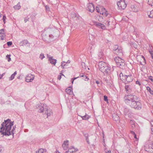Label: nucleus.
Instances as JSON below:
<instances>
[{"label":"nucleus","mask_w":153,"mask_h":153,"mask_svg":"<svg viewBox=\"0 0 153 153\" xmlns=\"http://www.w3.org/2000/svg\"><path fill=\"white\" fill-rule=\"evenodd\" d=\"M70 88L71 87H69L68 88H67L65 90V91L66 92L67 94H72V93H73V91H72L71 89L70 88Z\"/></svg>","instance_id":"a211bd4d"},{"label":"nucleus","mask_w":153,"mask_h":153,"mask_svg":"<svg viewBox=\"0 0 153 153\" xmlns=\"http://www.w3.org/2000/svg\"><path fill=\"white\" fill-rule=\"evenodd\" d=\"M149 17L153 18V10L150 12V14L149 15Z\"/></svg>","instance_id":"393cba45"},{"label":"nucleus","mask_w":153,"mask_h":153,"mask_svg":"<svg viewBox=\"0 0 153 153\" xmlns=\"http://www.w3.org/2000/svg\"><path fill=\"white\" fill-rule=\"evenodd\" d=\"M96 26L98 27L99 28H100L101 25V23L98 22H96Z\"/></svg>","instance_id":"4c0bfd02"},{"label":"nucleus","mask_w":153,"mask_h":153,"mask_svg":"<svg viewBox=\"0 0 153 153\" xmlns=\"http://www.w3.org/2000/svg\"><path fill=\"white\" fill-rule=\"evenodd\" d=\"M35 76L31 74H29L26 77V81L27 82H31L34 78Z\"/></svg>","instance_id":"6e6552de"},{"label":"nucleus","mask_w":153,"mask_h":153,"mask_svg":"<svg viewBox=\"0 0 153 153\" xmlns=\"http://www.w3.org/2000/svg\"><path fill=\"white\" fill-rule=\"evenodd\" d=\"M83 134L85 137H88L89 135L87 133L83 132Z\"/></svg>","instance_id":"a19ab883"},{"label":"nucleus","mask_w":153,"mask_h":153,"mask_svg":"<svg viewBox=\"0 0 153 153\" xmlns=\"http://www.w3.org/2000/svg\"><path fill=\"white\" fill-rule=\"evenodd\" d=\"M7 44L8 46L10 47L12 45V42L11 41H9L7 42Z\"/></svg>","instance_id":"e433bc0d"},{"label":"nucleus","mask_w":153,"mask_h":153,"mask_svg":"<svg viewBox=\"0 0 153 153\" xmlns=\"http://www.w3.org/2000/svg\"><path fill=\"white\" fill-rule=\"evenodd\" d=\"M15 76L13 75V74L11 75V76L9 77V80H12L14 78Z\"/></svg>","instance_id":"58836bf2"},{"label":"nucleus","mask_w":153,"mask_h":153,"mask_svg":"<svg viewBox=\"0 0 153 153\" xmlns=\"http://www.w3.org/2000/svg\"><path fill=\"white\" fill-rule=\"evenodd\" d=\"M68 149H71V153H74L78 151V149L77 148L75 149L74 147L73 146H71Z\"/></svg>","instance_id":"dca6fc26"},{"label":"nucleus","mask_w":153,"mask_h":153,"mask_svg":"<svg viewBox=\"0 0 153 153\" xmlns=\"http://www.w3.org/2000/svg\"><path fill=\"white\" fill-rule=\"evenodd\" d=\"M79 77H74L73 78H72V79H71V83H72V84H73L74 81V80L76 79L77 78Z\"/></svg>","instance_id":"79ce46f5"},{"label":"nucleus","mask_w":153,"mask_h":153,"mask_svg":"<svg viewBox=\"0 0 153 153\" xmlns=\"http://www.w3.org/2000/svg\"><path fill=\"white\" fill-rule=\"evenodd\" d=\"M96 83L97 84H99L100 83V82L98 81V80H96Z\"/></svg>","instance_id":"e2e57ef3"},{"label":"nucleus","mask_w":153,"mask_h":153,"mask_svg":"<svg viewBox=\"0 0 153 153\" xmlns=\"http://www.w3.org/2000/svg\"><path fill=\"white\" fill-rule=\"evenodd\" d=\"M20 6L19 4H18L17 5L14 6V8L15 9L19 10L20 8Z\"/></svg>","instance_id":"5701e85b"},{"label":"nucleus","mask_w":153,"mask_h":153,"mask_svg":"<svg viewBox=\"0 0 153 153\" xmlns=\"http://www.w3.org/2000/svg\"><path fill=\"white\" fill-rule=\"evenodd\" d=\"M148 147L149 149H153V141H150L149 142Z\"/></svg>","instance_id":"f3484780"},{"label":"nucleus","mask_w":153,"mask_h":153,"mask_svg":"<svg viewBox=\"0 0 153 153\" xmlns=\"http://www.w3.org/2000/svg\"><path fill=\"white\" fill-rule=\"evenodd\" d=\"M135 121L134 120H130V123L132 125V127H133V126H134V123Z\"/></svg>","instance_id":"7c9ffc66"},{"label":"nucleus","mask_w":153,"mask_h":153,"mask_svg":"<svg viewBox=\"0 0 153 153\" xmlns=\"http://www.w3.org/2000/svg\"><path fill=\"white\" fill-rule=\"evenodd\" d=\"M149 52L151 55H153V51L152 49L149 50Z\"/></svg>","instance_id":"8fccbe9b"},{"label":"nucleus","mask_w":153,"mask_h":153,"mask_svg":"<svg viewBox=\"0 0 153 153\" xmlns=\"http://www.w3.org/2000/svg\"><path fill=\"white\" fill-rule=\"evenodd\" d=\"M125 88L127 93L125 102L127 105L130 106L131 108L140 110L142 107L141 101L137 96L132 94L131 93L132 88L129 85H126Z\"/></svg>","instance_id":"f257e3e1"},{"label":"nucleus","mask_w":153,"mask_h":153,"mask_svg":"<svg viewBox=\"0 0 153 153\" xmlns=\"http://www.w3.org/2000/svg\"><path fill=\"white\" fill-rule=\"evenodd\" d=\"M45 108H44L43 107L41 106L40 107V109L38 110V112L40 113H42L44 111H45Z\"/></svg>","instance_id":"aec40b11"},{"label":"nucleus","mask_w":153,"mask_h":153,"mask_svg":"<svg viewBox=\"0 0 153 153\" xmlns=\"http://www.w3.org/2000/svg\"><path fill=\"white\" fill-rule=\"evenodd\" d=\"M66 62H65V61H62V63H61V67L62 68V69H64L65 68V67L64 66V65H63V64H64V63H65Z\"/></svg>","instance_id":"c9c22d12"},{"label":"nucleus","mask_w":153,"mask_h":153,"mask_svg":"<svg viewBox=\"0 0 153 153\" xmlns=\"http://www.w3.org/2000/svg\"><path fill=\"white\" fill-rule=\"evenodd\" d=\"M68 141H65L63 144L62 145V146L63 148H65V146H66L67 145L68 146Z\"/></svg>","instance_id":"cd10ccee"},{"label":"nucleus","mask_w":153,"mask_h":153,"mask_svg":"<svg viewBox=\"0 0 153 153\" xmlns=\"http://www.w3.org/2000/svg\"><path fill=\"white\" fill-rule=\"evenodd\" d=\"M61 75H59L58 77V79L59 80H60L61 78Z\"/></svg>","instance_id":"6e6d98bb"},{"label":"nucleus","mask_w":153,"mask_h":153,"mask_svg":"<svg viewBox=\"0 0 153 153\" xmlns=\"http://www.w3.org/2000/svg\"><path fill=\"white\" fill-rule=\"evenodd\" d=\"M80 116L83 120H88L91 117L90 116L87 115L86 113H85V114L84 116Z\"/></svg>","instance_id":"2eb2a0df"},{"label":"nucleus","mask_w":153,"mask_h":153,"mask_svg":"<svg viewBox=\"0 0 153 153\" xmlns=\"http://www.w3.org/2000/svg\"><path fill=\"white\" fill-rule=\"evenodd\" d=\"M85 140H86V142L88 144H90V143L89 141V140L88 139V137H85Z\"/></svg>","instance_id":"37998d69"},{"label":"nucleus","mask_w":153,"mask_h":153,"mask_svg":"<svg viewBox=\"0 0 153 153\" xmlns=\"http://www.w3.org/2000/svg\"><path fill=\"white\" fill-rule=\"evenodd\" d=\"M5 74V73H3L2 74H0V79H1L2 76Z\"/></svg>","instance_id":"864d4df0"},{"label":"nucleus","mask_w":153,"mask_h":153,"mask_svg":"<svg viewBox=\"0 0 153 153\" xmlns=\"http://www.w3.org/2000/svg\"><path fill=\"white\" fill-rule=\"evenodd\" d=\"M28 43V41L27 40H25L22 41L20 43L22 45H23Z\"/></svg>","instance_id":"6ab92c4d"},{"label":"nucleus","mask_w":153,"mask_h":153,"mask_svg":"<svg viewBox=\"0 0 153 153\" xmlns=\"http://www.w3.org/2000/svg\"><path fill=\"white\" fill-rule=\"evenodd\" d=\"M147 90L152 95L153 94V91L151 89V88L149 86L146 87Z\"/></svg>","instance_id":"412c9836"},{"label":"nucleus","mask_w":153,"mask_h":153,"mask_svg":"<svg viewBox=\"0 0 153 153\" xmlns=\"http://www.w3.org/2000/svg\"><path fill=\"white\" fill-rule=\"evenodd\" d=\"M45 56L44 54L43 53H41V54L40 55L39 58H40L41 59H42L44 58H45Z\"/></svg>","instance_id":"473e14b6"},{"label":"nucleus","mask_w":153,"mask_h":153,"mask_svg":"<svg viewBox=\"0 0 153 153\" xmlns=\"http://www.w3.org/2000/svg\"><path fill=\"white\" fill-rule=\"evenodd\" d=\"M83 79L85 81H88L89 79V78L85 75V77H83Z\"/></svg>","instance_id":"a18cd8bd"},{"label":"nucleus","mask_w":153,"mask_h":153,"mask_svg":"<svg viewBox=\"0 0 153 153\" xmlns=\"http://www.w3.org/2000/svg\"><path fill=\"white\" fill-rule=\"evenodd\" d=\"M130 110L127 108H125L124 110V114L125 115H129Z\"/></svg>","instance_id":"ddd939ff"},{"label":"nucleus","mask_w":153,"mask_h":153,"mask_svg":"<svg viewBox=\"0 0 153 153\" xmlns=\"http://www.w3.org/2000/svg\"><path fill=\"white\" fill-rule=\"evenodd\" d=\"M105 153H111V150H108L107 152H105Z\"/></svg>","instance_id":"69168bd1"},{"label":"nucleus","mask_w":153,"mask_h":153,"mask_svg":"<svg viewBox=\"0 0 153 153\" xmlns=\"http://www.w3.org/2000/svg\"><path fill=\"white\" fill-rule=\"evenodd\" d=\"M104 100L105 101L107 102V103H108V97L104 95Z\"/></svg>","instance_id":"2f4dec72"},{"label":"nucleus","mask_w":153,"mask_h":153,"mask_svg":"<svg viewBox=\"0 0 153 153\" xmlns=\"http://www.w3.org/2000/svg\"><path fill=\"white\" fill-rule=\"evenodd\" d=\"M47 57L48 58V61H49V58L51 57L52 58H53L52 56H51L50 55H48V54H47Z\"/></svg>","instance_id":"4d7b16f0"},{"label":"nucleus","mask_w":153,"mask_h":153,"mask_svg":"<svg viewBox=\"0 0 153 153\" xmlns=\"http://www.w3.org/2000/svg\"><path fill=\"white\" fill-rule=\"evenodd\" d=\"M16 73H17V72H16V71H15L14 73L13 74V75H14L15 76L16 74Z\"/></svg>","instance_id":"338daca9"},{"label":"nucleus","mask_w":153,"mask_h":153,"mask_svg":"<svg viewBox=\"0 0 153 153\" xmlns=\"http://www.w3.org/2000/svg\"><path fill=\"white\" fill-rule=\"evenodd\" d=\"M45 7L46 8V10H49V7L48 6L46 5L45 6Z\"/></svg>","instance_id":"5fc2aeb1"},{"label":"nucleus","mask_w":153,"mask_h":153,"mask_svg":"<svg viewBox=\"0 0 153 153\" xmlns=\"http://www.w3.org/2000/svg\"><path fill=\"white\" fill-rule=\"evenodd\" d=\"M114 60L117 67L120 68H123L125 64L124 60L119 57H116L114 58Z\"/></svg>","instance_id":"20e7f679"},{"label":"nucleus","mask_w":153,"mask_h":153,"mask_svg":"<svg viewBox=\"0 0 153 153\" xmlns=\"http://www.w3.org/2000/svg\"><path fill=\"white\" fill-rule=\"evenodd\" d=\"M127 75H124L122 73H120V77L121 80H126V78L127 77Z\"/></svg>","instance_id":"4468645a"},{"label":"nucleus","mask_w":153,"mask_h":153,"mask_svg":"<svg viewBox=\"0 0 153 153\" xmlns=\"http://www.w3.org/2000/svg\"><path fill=\"white\" fill-rule=\"evenodd\" d=\"M5 33L4 29H2L0 30V35L4 34Z\"/></svg>","instance_id":"f704fd0d"},{"label":"nucleus","mask_w":153,"mask_h":153,"mask_svg":"<svg viewBox=\"0 0 153 153\" xmlns=\"http://www.w3.org/2000/svg\"><path fill=\"white\" fill-rule=\"evenodd\" d=\"M29 18H28V17H27L26 18H25L24 19V22L25 23H26L27 21H28Z\"/></svg>","instance_id":"3c124183"},{"label":"nucleus","mask_w":153,"mask_h":153,"mask_svg":"<svg viewBox=\"0 0 153 153\" xmlns=\"http://www.w3.org/2000/svg\"><path fill=\"white\" fill-rule=\"evenodd\" d=\"M87 10L89 12L91 13L93 12L95 10L94 6V4L92 3H90L88 4Z\"/></svg>","instance_id":"0eeeda50"},{"label":"nucleus","mask_w":153,"mask_h":153,"mask_svg":"<svg viewBox=\"0 0 153 153\" xmlns=\"http://www.w3.org/2000/svg\"><path fill=\"white\" fill-rule=\"evenodd\" d=\"M125 1V0H120V1L117 3V5L119 9L124 10L126 8L127 5L126 4Z\"/></svg>","instance_id":"423d86ee"},{"label":"nucleus","mask_w":153,"mask_h":153,"mask_svg":"<svg viewBox=\"0 0 153 153\" xmlns=\"http://www.w3.org/2000/svg\"><path fill=\"white\" fill-rule=\"evenodd\" d=\"M79 76L81 77H85V75L83 73H81L79 74Z\"/></svg>","instance_id":"49530a36"},{"label":"nucleus","mask_w":153,"mask_h":153,"mask_svg":"<svg viewBox=\"0 0 153 153\" xmlns=\"http://www.w3.org/2000/svg\"><path fill=\"white\" fill-rule=\"evenodd\" d=\"M6 57L7 58V60L9 62H10L11 60V59L10 58V55L7 54L6 56Z\"/></svg>","instance_id":"c85d7f7f"},{"label":"nucleus","mask_w":153,"mask_h":153,"mask_svg":"<svg viewBox=\"0 0 153 153\" xmlns=\"http://www.w3.org/2000/svg\"><path fill=\"white\" fill-rule=\"evenodd\" d=\"M0 36L1 37V39L2 40H4L5 36L3 34L0 35Z\"/></svg>","instance_id":"de8ad7c7"},{"label":"nucleus","mask_w":153,"mask_h":153,"mask_svg":"<svg viewBox=\"0 0 153 153\" xmlns=\"http://www.w3.org/2000/svg\"><path fill=\"white\" fill-rule=\"evenodd\" d=\"M101 10H102L101 12H100V14H102V13H104L105 12L107 11L106 10L105 8H103L102 7V8L101 9Z\"/></svg>","instance_id":"bb28decb"},{"label":"nucleus","mask_w":153,"mask_h":153,"mask_svg":"<svg viewBox=\"0 0 153 153\" xmlns=\"http://www.w3.org/2000/svg\"><path fill=\"white\" fill-rule=\"evenodd\" d=\"M63 71H64L63 70H62L61 71V72L60 73V75H61V76L62 75L64 76H65L64 75V74H62V72H63Z\"/></svg>","instance_id":"052dcab7"},{"label":"nucleus","mask_w":153,"mask_h":153,"mask_svg":"<svg viewBox=\"0 0 153 153\" xmlns=\"http://www.w3.org/2000/svg\"><path fill=\"white\" fill-rule=\"evenodd\" d=\"M45 113L47 115V117L51 116L52 114V112L50 109H48L47 108H45Z\"/></svg>","instance_id":"9b49d317"},{"label":"nucleus","mask_w":153,"mask_h":153,"mask_svg":"<svg viewBox=\"0 0 153 153\" xmlns=\"http://www.w3.org/2000/svg\"><path fill=\"white\" fill-rule=\"evenodd\" d=\"M70 62V61L69 60H68L67 62H66V63H69Z\"/></svg>","instance_id":"774afa93"},{"label":"nucleus","mask_w":153,"mask_h":153,"mask_svg":"<svg viewBox=\"0 0 153 153\" xmlns=\"http://www.w3.org/2000/svg\"><path fill=\"white\" fill-rule=\"evenodd\" d=\"M50 63L54 65H55L56 63L57 60L56 59H53L51 57L49 58V61Z\"/></svg>","instance_id":"9d476101"},{"label":"nucleus","mask_w":153,"mask_h":153,"mask_svg":"<svg viewBox=\"0 0 153 153\" xmlns=\"http://www.w3.org/2000/svg\"><path fill=\"white\" fill-rule=\"evenodd\" d=\"M14 121H11L9 119L4 120L1 123L0 128V133L3 136H9L12 135L13 137L15 132L16 126H13V129L11 131L12 126L13 125Z\"/></svg>","instance_id":"f03ea898"},{"label":"nucleus","mask_w":153,"mask_h":153,"mask_svg":"<svg viewBox=\"0 0 153 153\" xmlns=\"http://www.w3.org/2000/svg\"><path fill=\"white\" fill-rule=\"evenodd\" d=\"M6 18V17L5 16V15H3V18H2V20L3 21V22H4V23L5 24V19Z\"/></svg>","instance_id":"ea45409f"},{"label":"nucleus","mask_w":153,"mask_h":153,"mask_svg":"<svg viewBox=\"0 0 153 153\" xmlns=\"http://www.w3.org/2000/svg\"><path fill=\"white\" fill-rule=\"evenodd\" d=\"M102 51H100V53H99V55H101V56H102Z\"/></svg>","instance_id":"0e129e2a"},{"label":"nucleus","mask_w":153,"mask_h":153,"mask_svg":"<svg viewBox=\"0 0 153 153\" xmlns=\"http://www.w3.org/2000/svg\"><path fill=\"white\" fill-rule=\"evenodd\" d=\"M98 66L100 71L104 74L106 73L109 74L110 73L111 68L105 63L102 61L98 63Z\"/></svg>","instance_id":"7ed1b4c3"},{"label":"nucleus","mask_w":153,"mask_h":153,"mask_svg":"<svg viewBox=\"0 0 153 153\" xmlns=\"http://www.w3.org/2000/svg\"><path fill=\"white\" fill-rule=\"evenodd\" d=\"M81 66L83 69H86L85 65L84 62H81Z\"/></svg>","instance_id":"a878e982"},{"label":"nucleus","mask_w":153,"mask_h":153,"mask_svg":"<svg viewBox=\"0 0 153 153\" xmlns=\"http://www.w3.org/2000/svg\"><path fill=\"white\" fill-rule=\"evenodd\" d=\"M127 77L126 78V80L127 82H130L133 81V78L131 74L127 75Z\"/></svg>","instance_id":"1a4fd4ad"},{"label":"nucleus","mask_w":153,"mask_h":153,"mask_svg":"<svg viewBox=\"0 0 153 153\" xmlns=\"http://www.w3.org/2000/svg\"><path fill=\"white\" fill-rule=\"evenodd\" d=\"M136 84L138 85L139 86L141 85V84L139 81L137 80L136 82Z\"/></svg>","instance_id":"603ef678"},{"label":"nucleus","mask_w":153,"mask_h":153,"mask_svg":"<svg viewBox=\"0 0 153 153\" xmlns=\"http://www.w3.org/2000/svg\"><path fill=\"white\" fill-rule=\"evenodd\" d=\"M44 150L43 149H40L38 151H36V153H44Z\"/></svg>","instance_id":"b1692460"},{"label":"nucleus","mask_w":153,"mask_h":153,"mask_svg":"<svg viewBox=\"0 0 153 153\" xmlns=\"http://www.w3.org/2000/svg\"><path fill=\"white\" fill-rule=\"evenodd\" d=\"M153 2V0H148V4L149 5H150L151 6H152V4Z\"/></svg>","instance_id":"c756f323"},{"label":"nucleus","mask_w":153,"mask_h":153,"mask_svg":"<svg viewBox=\"0 0 153 153\" xmlns=\"http://www.w3.org/2000/svg\"><path fill=\"white\" fill-rule=\"evenodd\" d=\"M49 37L50 38H53V35H52V34H50L49 35Z\"/></svg>","instance_id":"bf43d9fd"},{"label":"nucleus","mask_w":153,"mask_h":153,"mask_svg":"<svg viewBox=\"0 0 153 153\" xmlns=\"http://www.w3.org/2000/svg\"><path fill=\"white\" fill-rule=\"evenodd\" d=\"M100 28L103 30H105L106 28V27L104 24H101Z\"/></svg>","instance_id":"72a5a7b5"},{"label":"nucleus","mask_w":153,"mask_h":153,"mask_svg":"<svg viewBox=\"0 0 153 153\" xmlns=\"http://www.w3.org/2000/svg\"><path fill=\"white\" fill-rule=\"evenodd\" d=\"M102 15L105 16H107L108 15V12L107 11L104 13H102Z\"/></svg>","instance_id":"c03bdc74"},{"label":"nucleus","mask_w":153,"mask_h":153,"mask_svg":"<svg viewBox=\"0 0 153 153\" xmlns=\"http://www.w3.org/2000/svg\"><path fill=\"white\" fill-rule=\"evenodd\" d=\"M113 119L115 121H119L120 117L119 116L115 114H114L112 115Z\"/></svg>","instance_id":"f8f14e48"},{"label":"nucleus","mask_w":153,"mask_h":153,"mask_svg":"<svg viewBox=\"0 0 153 153\" xmlns=\"http://www.w3.org/2000/svg\"><path fill=\"white\" fill-rule=\"evenodd\" d=\"M102 8V7L100 6V7H98L97 6L96 7V10L97 11V12L98 13H100V10Z\"/></svg>","instance_id":"4be33fe9"},{"label":"nucleus","mask_w":153,"mask_h":153,"mask_svg":"<svg viewBox=\"0 0 153 153\" xmlns=\"http://www.w3.org/2000/svg\"><path fill=\"white\" fill-rule=\"evenodd\" d=\"M112 52L120 56L123 55L122 50L121 47L119 46L118 45H115Z\"/></svg>","instance_id":"39448f33"},{"label":"nucleus","mask_w":153,"mask_h":153,"mask_svg":"<svg viewBox=\"0 0 153 153\" xmlns=\"http://www.w3.org/2000/svg\"><path fill=\"white\" fill-rule=\"evenodd\" d=\"M131 133L133 135H134L136 134L133 131H131Z\"/></svg>","instance_id":"13d9d810"},{"label":"nucleus","mask_w":153,"mask_h":153,"mask_svg":"<svg viewBox=\"0 0 153 153\" xmlns=\"http://www.w3.org/2000/svg\"><path fill=\"white\" fill-rule=\"evenodd\" d=\"M149 79H150L152 82H153V77L151 76H150L149 78Z\"/></svg>","instance_id":"09e8293b"},{"label":"nucleus","mask_w":153,"mask_h":153,"mask_svg":"<svg viewBox=\"0 0 153 153\" xmlns=\"http://www.w3.org/2000/svg\"><path fill=\"white\" fill-rule=\"evenodd\" d=\"M68 146L67 145L66 146H65V148H63L64 150H66L67 148H68Z\"/></svg>","instance_id":"680f3d73"}]
</instances>
